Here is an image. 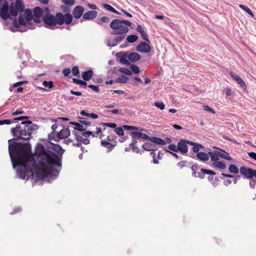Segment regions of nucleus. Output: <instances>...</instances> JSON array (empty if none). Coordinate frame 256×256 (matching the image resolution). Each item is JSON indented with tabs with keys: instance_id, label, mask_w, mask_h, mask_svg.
I'll list each match as a JSON object with an SVG mask.
<instances>
[{
	"instance_id": "f257e3e1",
	"label": "nucleus",
	"mask_w": 256,
	"mask_h": 256,
	"mask_svg": "<svg viewBox=\"0 0 256 256\" xmlns=\"http://www.w3.org/2000/svg\"><path fill=\"white\" fill-rule=\"evenodd\" d=\"M12 140H10L8 141L9 154L14 167H19L18 174L20 178H28L29 174H32L33 169L36 176L39 180H44L53 172H59L60 170L62 154L46 150L44 146L40 145L36 150V160L34 161L28 144H11Z\"/></svg>"
},
{
	"instance_id": "f03ea898",
	"label": "nucleus",
	"mask_w": 256,
	"mask_h": 256,
	"mask_svg": "<svg viewBox=\"0 0 256 256\" xmlns=\"http://www.w3.org/2000/svg\"><path fill=\"white\" fill-rule=\"evenodd\" d=\"M25 6L22 0H16L15 2H12L10 6V12L12 16H16L20 13L18 20V23L14 21V26L18 28L19 24L26 26V23L30 24L33 18L32 12L30 10L24 9Z\"/></svg>"
},
{
	"instance_id": "7ed1b4c3",
	"label": "nucleus",
	"mask_w": 256,
	"mask_h": 256,
	"mask_svg": "<svg viewBox=\"0 0 256 256\" xmlns=\"http://www.w3.org/2000/svg\"><path fill=\"white\" fill-rule=\"evenodd\" d=\"M32 122L30 120L22 122L20 124H17L15 128H11V132L16 139L26 140L30 139L33 130L38 128V125L34 124L30 126Z\"/></svg>"
},
{
	"instance_id": "20e7f679",
	"label": "nucleus",
	"mask_w": 256,
	"mask_h": 256,
	"mask_svg": "<svg viewBox=\"0 0 256 256\" xmlns=\"http://www.w3.org/2000/svg\"><path fill=\"white\" fill-rule=\"evenodd\" d=\"M72 16L70 14H64L61 12H57L55 16L50 14H45L42 17L44 22L47 28H52L56 24L61 26L64 23L66 24H70L72 21Z\"/></svg>"
},
{
	"instance_id": "39448f33",
	"label": "nucleus",
	"mask_w": 256,
	"mask_h": 256,
	"mask_svg": "<svg viewBox=\"0 0 256 256\" xmlns=\"http://www.w3.org/2000/svg\"><path fill=\"white\" fill-rule=\"evenodd\" d=\"M78 126H76V127L72 132L78 142L76 146H80L82 143L84 144H89L90 141L87 138L92 134V132L90 131H85L86 129V126H84L80 123L78 124Z\"/></svg>"
},
{
	"instance_id": "423d86ee",
	"label": "nucleus",
	"mask_w": 256,
	"mask_h": 256,
	"mask_svg": "<svg viewBox=\"0 0 256 256\" xmlns=\"http://www.w3.org/2000/svg\"><path fill=\"white\" fill-rule=\"evenodd\" d=\"M132 22L127 20L114 19L111 22L110 26L114 30V34H123L129 30L128 26H130Z\"/></svg>"
},
{
	"instance_id": "0eeeda50",
	"label": "nucleus",
	"mask_w": 256,
	"mask_h": 256,
	"mask_svg": "<svg viewBox=\"0 0 256 256\" xmlns=\"http://www.w3.org/2000/svg\"><path fill=\"white\" fill-rule=\"evenodd\" d=\"M189 142H190V141L180 139L178 141L177 146L174 144H170L168 146V148L171 151L175 152H180L182 154H184L188 152L187 144H189Z\"/></svg>"
},
{
	"instance_id": "6e6552de",
	"label": "nucleus",
	"mask_w": 256,
	"mask_h": 256,
	"mask_svg": "<svg viewBox=\"0 0 256 256\" xmlns=\"http://www.w3.org/2000/svg\"><path fill=\"white\" fill-rule=\"evenodd\" d=\"M198 168V167L196 164L192 165L191 167V169L192 172V176L194 177H195V178L198 177L200 179H203L204 178L206 174H210V175H213V176L216 174V173L214 172L212 170H206V169H204V168H201L200 170V172H197L196 170H197Z\"/></svg>"
},
{
	"instance_id": "1a4fd4ad",
	"label": "nucleus",
	"mask_w": 256,
	"mask_h": 256,
	"mask_svg": "<svg viewBox=\"0 0 256 256\" xmlns=\"http://www.w3.org/2000/svg\"><path fill=\"white\" fill-rule=\"evenodd\" d=\"M10 10V6L8 2L6 0H4L3 5L0 10V16L4 20L8 19L10 17V14L8 13Z\"/></svg>"
},
{
	"instance_id": "9d476101",
	"label": "nucleus",
	"mask_w": 256,
	"mask_h": 256,
	"mask_svg": "<svg viewBox=\"0 0 256 256\" xmlns=\"http://www.w3.org/2000/svg\"><path fill=\"white\" fill-rule=\"evenodd\" d=\"M255 170L242 166L240 168L241 174L247 178L251 179L254 177Z\"/></svg>"
},
{
	"instance_id": "9b49d317",
	"label": "nucleus",
	"mask_w": 256,
	"mask_h": 256,
	"mask_svg": "<svg viewBox=\"0 0 256 256\" xmlns=\"http://www.w3.org/2000/svg\"><path fill=\"white\" fill-rule=\"evenodd\" d=\"M136 50L138 52L148 53L151 50V48L149 44L146 42H141L136 47Z\"/></svg>"
},
{
	"instance_id": "f8f14e48",
	"label": "nucleus",
	"mask_w": 256,
	"mask_h": 256,
	"mask_svg": "<svg viewBox=\"0 0 256 256\" xmlns=\"http://www.w3.org/2000/svg\"><path fill=\"white\" fill-rule=\"evenodd\" d=\"M84 12V8L81 6H78L75 7L72 11V14L75 18H79L82 15Z\"/></svg>"
},
{
	"instance_id": "ddd939ff",
	"label": "nucleus",
	"mask_w": 256,
	"mask_h": 256,
	"mask_svg": "<svg viewBox=\"0 0 256 256\" xmlns=\"http://www.w3.org/2000/svg\"><path fill=\"white\" fill-rule=\"evenodd\" d=\"M70 134V132L68 128H64L58 133L57 134V136L60 139H64L68 137Z\"/></svg>"
},
{
	"instance_id": "4468645a",
	"label": "nucleus",
	"mask_w": 256,
	"mask_h": 256,
	"mask_svg": "<svg viewBox=\"0 0 256 256\" xmlns=\"http://www.w3.org/2000/svg\"><path fill=\"white\" fill-rule=\"evenodd\" d=\"M98 14V12L94 10L88 11L84 13L83 15V18L84 20H93L95 18Z\"/></svg>"
},
{
	"instance_id": "2eb2a0df",
	"label": "nucleus",
	"mask_w": 256,
	"mask_h": 256,
	"mask_svg": "<svg viewBox=\"0 0 256 256\" xmlns=\"http://www.w3.org/2000/svg\"><path fill=\"white\" fill-rule=\"evenodd\" d=\"M116 142H115V144L110 143L105 140H102L101 141V145L107 148L108 152H111L116 145Z\"/></svg>"
},
{
	"instance_id": "dca6fc26",
	"label": "nucleus",
	"mask_w": 256,
	"mask_h": 256,
	"mask_svg": "<svg viewBox=\"0 0 256 256\" xmlns=\"http://www.w3.org/2000/svg\"><path fill=\"white\" fill-rule=\"evenodd\" d=\"M130 134L132 138H139L144 140H148L150 138L147 134L142 132H132Z\"/></svg>"
},
{
	"instance_id": "f3484780",
	"label": "nucleus",
	"mask_w": 256,
	"mask_h": 256,
	"mask_svg": "<svg viewBox=\"0 0 256 256\" xmlns=\"http://www.w3.org/2000/svg\"><path fill=\"white\" fill-rule=\"evenodd\" d=\"M142 148L146 151H155L157 150L156 146L152 142H146L142 145Z\"/></svg>"
},
{
	"instance_id": "a211bd4d",
	"label": "nucleus",
	"mask_w": 256,
	"mask_h": 256,
	"mask_svg": "<svg viewBox=\"0 0 256 256\" xmlns=\"http://www.w3.org/2000/svg\"><path fill=\"white\" fill-rule=\"evenodd\" d=\"M230 75L234 80L237 82L238 84H240V86L242 88L246 87V84L244 82L238 75L232 72H230Z\"/></svg>"
},
{
	"instance_id": "6ab92c4d",
	"label": "nucleus",
	"mask_w": 256,
	"mask_h": 256,
	"mask_svg": "<svg viewBox=\"0 0 256 256\" xmlns=\"http://www.w3.org/2000/svg\"><path fill=\"white\" fill-rule=\"evenodd\" d=\"M148 140L154 144H158L160 145H164L166 144L165 140L160 138L152 136L150 137Z\"/></svg>"
},
{
	"instance_id": "aec40b11",
	"label": "nucleus",
	"mask_w": 256,
	"mask_h": 256,
	"mask_svg": "<svg viewBox=\"0 0 256 256\" xmlns=\"http://www.w3.org/2000/svg\"><path fill=\"white\" fill-rule=\"evenodd\" d=\"M94 72L92 70H89L82 73V78L85 81H88L92 78Z\"/></svg>"
},
{
	"instance_id": "412c9836",
	"label": "nucleus",
	"mask_w": 256,
	"mask_h": 256,
	"mask_svg": "<svg viewBox=\"0 0 256 256\" xmlns=\"http://www.w3.org/2000/svg\"><path fill=\"white\" fill-rule=\"evenodd\" d=\"M128 58L130 61L134 62L140 60V56L138 53L132 52L128 55Z\"/></svg>"
},
{
	"instance_id": "4be33fe9",
	"label": "nucleus",
	"mask_w": 256,
	"mask_h": 256,
	"mask_svg": "<svg viewBox=\"0 0 256 256\" xmlns=\"http://www.w3.org/2000/svg\"><path fill=\"white\" fill-rule=\"evenodd\" d=\"M196 156L198 160L203 162H206L209 160L208 153L206 154L204 152H199L197 153Z\"/></svg>"
},
{
	"instance_id": "5701e85b",
	"label": "nucleus",
	"mask_w": 256,
	"mask_h": 256,
	"mask_svg": "<svg viewBox=\"0 0 256 256\" xmlns=\"http://www.w3.org/2000/svg\"><path fill=\"white\" fill-rule=\"evenodd\" d=\"M189 144L194 146L192 148V150L194 152H199L198 151L200 149L203 148H204V146L202 144L192 141L189 142Z\"/></svg>"
},
{
	"instance_id": "b1692460",
	"label": "nucleus",
	"mask_w": 256,
	"mask_h": 256,
	"mask_svg": "<svg viewBox=\"0 0 256 256\" xmlns=\"http://www.w3.org/2000/svg\"><path fill=\"white\" fill-rule=\"evenodd\" d=\"M44 14V10L43 8L40 7H36L34 9V15L35 17L38 18H40Z\"/></svg>"
},
{
	"instance_id": "393cba45",
	"label": "nucleus",
	"mask_w": 256,
	"mask_h": 256,
	"mask_svg": "<svg viewBox=\"0 0 256 256\" xmlns=\"http://www.w3.org/2000/svg\"><path fill=\"white\" fill-rule=\"evenodd\" d=\"M209 157L210 156L212 161L216 162L219 160V151L216 150L212 152H208Z\"/></svg>"
},
{
	"instance_id": "a878e982",
	"label": "nucleus",
	"mask_w": 256,
	"mask_h": 256,
	"mask_svg": "<svg viewBox=\"0 0 256 256\" xmlns=\"http://www.w3.org/2000/svg\"><path fill=\"white\" fill-rule=\"evenodd\" d=\"M103 130H102V128H96V132H93L90 135L92 136V137H98L99 136L100 138H102L104 136V134H103Z\"/></svg>"
},
{
	"instance_id": "bb28decb",
	"label": "nucleus",
	"mask_w": 256,
	"mask_h": 256,
	"mask_svg": "<svg viewBox=\"0 0 256 256\" xmlns=\"http://www.w3.org/2000/svg\"><path fill=\"white\" fill-rule=\"evenodd\" d=\"M102 6L106 10L110 12H112L114 14H120V13L118 10H116L112 6L108 4H102Z\"/></svg>"
},
{
	"instance_id": "cd10ccee",
	"label": "nucleus",
	"mask_w": 256,
	"mask_h": 256,
	"mask_svg": "<svg viewBox=\"0 0 256 256\" xmlns=\"http://www.w3.org/2000/svg\"><path fill=\"white\" fill-rule=\"evenodd\" d=\"M100 125L103 128L104 132V130H106V128L108 127L115 128L116 126V124L115 123L113 122L102 123Z\"/></svg>"
},
{
	"instance_id": "c85d7f7f",
	"label": "nucleus",
	"mask_w": 256,
	"mask_h": 256,
	"mask_svg": "<svg viewBox=\"0 0 256 256\" xmlns=\"http://www.w3.org/2000/svg\"><path fill=\"white\" fill-rule=\"evenodd\" d=\"M212 164L214 167L220 169H224L226 168V164L222 162L217 161L216 162H213Z\"/></svg>"
},
{
	"instance_id": "c756f323",
	"label": "nucleus",
	"mask_w": 256,
	"mask_h": 256,
	"mask_svg": "<svg viewBox=\"0 0 256 256\" xmlns=\"http://www.w3.org/2000/svg\"><path fill=\"white\" fill-rule=\"evenodd\" d=\"M128 80V78L124 75H121L116 80V82L120 84H126Z\"/></svg>"
},
{
	"instance_id": "7c9ffc66",
	"label": "nucleus",
	"mask_w": 256,
	"mask_h": 256,
	"mask_svg": "<svg viewBox=\"0 0 256 256\" xmlns=\"http://www.w3.org/2000/svg\"><path fill=\"white\" fill-rule=\"evenodd\" d=\"M239 7L242 10L246 11L249 15H250L252 17H254V14L252 11L246 6L243 4H240Z\"/></svg>"
},
{
	"instance_id": "2f4dec72",
	"label": "nucleus",
	"mask_w": 256,
	"mask_h": 256,
	"mask_svg": "<svg viewBox=\"0 0 256 256\" xmlns=\"http://www.w3.org/2000/svg\"><path fill=\"white\" fill-rule=\"evenodd\" d=\"M219 156L227 160H231L232 158L229 156V154L223 150L219 151Z\"/></svg>"
},
{
	"instance_id": "473e14b6",
	"label": "nucleus",
	"mask_w": 256,
	"mask_h": 256,
	"mask_svg": "<svg viewBox=\"0 0 256 256\" xmlns=\"http://www.w3.org/2000/svg\"><path fill=\"white\" fill-rule=\"evenodd\" d=\"M79 118V122L84 126L88 127V126H90L91 123L90 122L88 121L86 119L83 118Z\"/></svg>"
},
{
	"instance_id": "72a5a7b5",
	"label": "nucleus",
	"mask_w": 256,
	"mask_h": 256,
	"mask_svg": "<svg viewBox=\"0 0 256 256\" xmlns=\"http://www.w3.org/2000/svg\"><path fill=\"white\" fill-rule=\"evenodd\" d=\"M229 171L234 174H237L239 172L238 168L234 164H230L229 166Z\"/></svg>"
},
{
	"instance_id": "f704fd0d",
	"label": "nucleus",
	"mask_w": 256,
	"mask_h": 256,
	"mask_svg": "<svg viewBox=\"0 0 256 256\" xmlns=\"http://www.w3.org/2000/svg\"><path fill=\"white\" fill-rule=\"evenodd\" d=\"M138 39V36L136 35H130L126 38L128 42L133 43L136 42Z\"/></svg>"
},
{
	"instance_id": "c9c22d12",
	"label": "nucleus",
	"mask_w": 256,
	"mask_h": 256,
	"mask_svg": "<svg viewBox=\"0 0 256 256\" xmlns=\"http://www.w3.org/2000/svg\"><path fill=\"white\" fill-rule=\"evenodd\" d=\"M110 21V19L107 16H102L97 22L98 24L102 25L103 23H108Z\"/></svg>"
},
{
	"instance_id": "e433bc0d",
	"label": "nucleus",
	"mask_w": 256,
	"mask_h": 256,
	"mask_svg": "<svg viewBox=\"0 0 256 256\" xmlns=\"http://www.w3.org/2000/svg\"><path fill=\"white\" fill-rule=\"evenodd\" d=\"M72 72L74 76L80 77V70L78 66H74L72 68Z\"/></svg>"
},
{
	"instance_id": "4c0bfd02",
	"label": "nucleus",
	"mask_w": 256,
	"mask_h": 256,
	"mask_svg": "<svg viewBox=\"0 0 256 256\" xmlns=\"http://www.w3.org/2000/svg\"><path fill=\"white\" fill-rule=\"evenodd\" d=\"M42 85L48 88H52L54 87L53 82L52 81H46L44 80L42 82Z\"/></svg>"
},
{
	"instance_id": "58836bf2",
	"label": "nucleus",
	"mask_w": 256,
	"mask_h": 256,
	"mask_svg": "<svg viewBox=\"0 0 256 256\" xmlns=\"http://www.w3.org/2000/svg\"><path fill=\"white\" fill-rule=\"evenodd\" d=\"M72 81L74 82L76 84H80L82 86H85L86 85V82L84 80H81L80 79H78L76 78H73Z\"/></svg>"
},
{
	"instance_id": "ea45409f",
	"label": "nucleus",
	"mask_w": 256,
	"mask_h": 256,
	"mask_svg": "<svg viewBox=\"0 0 256 256\" xmlns=\"http://www.w3.org/2000/svg\"><path fill=\"white\" fill-rule=\"evenodd\" d=\"M119 71L120 72H121L122 73H124L127 75L130 76V75L132 74V71L127 68H120L119 69Z\"/></svg>"
},
{
	"instance_id": "a19ab883",
	"label": "nucleus",
	"mask_w": 256,
	"mask_h": 256,
	"mask_svg": "<svg viewBox=\"0 0 256 256\" xmlns=\"http://www.w3.org/2000/svg\"><path fill=\"white\" fill-rule=\"evenodd\" d=\"M120 61L123 64H130L128 60H127L126 55L122 56L120 58Z\"/></svg>"
},
{
	"instance_id": "79ce46f5",
	"label": "nucleus",
	"mask_w": 256,
	"mask_h": 256,
	"mask_svg": "<svg viewBox=\"0 0 256 256\" xmlns=\"http://www.w3.org/2000/svg\"><path fill=\"white\" fill-rule=\"evenodd\" d=\"M154 106L159 108L160 110H164L165 108V105L162 102H155Z\"/></svg>"
},
{
	"instance_id": "37998d69",
	"label": "nucleus",
	"mask_w": 256,
	"mask_h": 256,
	"mask_svg": "<svg viewBox=\"0 0 256 256\" xmlns=\"http://www.w3.org/2000/svg\"><path fill=\"white\" fill-rule=\"evenodd\" d=\"M114 132L119 136H123L124 134L122 128L120 127H116L114 128Z\"/></svg>"
},
{
	"instance_id": "c03bdc74",
	"label": "nucleus",
	"mask_w": 256,
	"mask_h": 256,
	"mask_svg": "<svg viewBox=\"0 0 256 256\" xmlns=\"http://www.w3.org/2000/svg\"><path fill=\"white\" fill-rule=\"evenodd\" d=\"M130 68H131L132 72H133L134 74H138L140 72L139 68L136 65L132 64L130 66Z\"/></svg>"
},
{
	"instance_id": "a18cd8bd",
	"label": "nucleus",
	"mask_w": 256,
	"mask_h": 256,
	"mask_svg": "<svg viewBox=\"0 0 256 256\" xmlns=\"http://www.w3.org/2000/svg\"><path fill=\"white\" fill-rule=\"evenodd\" d=\"M106 141L110 142H112V144H115V142H116V137L113 136H108L106 137Z\"/></svg>"
},
{
	"instance_id": "49530a36",
	"label": "nucleus",
	"mask_w": 256,
	"mask_h": 256,
	"mask_svg": "<svg viewBox=\"0 0 256 256\" xmlns=\"http://www.w3.org/2000/svg\"><path fill=\"white\" fill-rule=\"evenodd\" d=\"M70 72H71V70L70 68H65L62 71V74H64V75L65 76H69V77H70V76H69V75L70 74Z\"/></svg>"
},
{
	"instance_id": "de8ad7c7",
	"label": "nucleus",
	"mask_w": 256,
	"mask_h": 256,
	"mask_svg": "<svg viewBox=\"0 0 256 256\" xmlns=\"http://www.w3.org/2000/svg\"><path fill=\"white\" fill-rule=\"evenodd\" d=\"M123 128L126 130H138V127L127 125H124Z\"/></svg>"
},
{
	"instance_id": "09e8293b",
	"label": "nucleus",
	"mask_w": 256,
	"mask_h": 256,
	"mask_svg": "<svg viewBox=\"0 0 256 256\" xmlns=\"http://www.w3.org/2000/svg\"><path fill=\"white\" fill-rule=\"evenodd\" d=\"M64 4L66 5L72 6L75 2V0H62Z\"/></svg>"
},
{
	"instance_id": "8fccbe9b",
	"label": "nucleus",
	"mask_w": 256,
	"mask_h": 256,
	"mask_svg": "<svg viewBox=\"0 0 256 256\" xmlns=\"http://www.w3.org/2000/svg\"><path fill=\"white\" fill-rule=\"evenodd\" d=\"M124 37H125V36H122V35L117 36L114 38V41L117 43H119V42H121L124 39Z\"/></svg>"
},
{
	"instance_id": "3c124183",
	"label": "nucleus",
	"mask_w": 256,
	"mask_h": 256,
	"mask_svg": "<svg viewBox=\"0 0 256 256\" xmlns=\"http://www.w3.org/2000/svg\"><path fill=\"white\" fill-rule=\"evenodd\" d=\"M203 110L205 111L208 112L213 114H214L216 113L215 112L208 106H204Z\"/></svg>"
},
{
	"instance_id": "603ef678",
	"label": "nucleus",
	"mask_w": 256,
	"mask_h": 256,
	"mask_svg": "<svg viewBox=\"0 0 256 256\" xmlns=\"http://www.w3.org/2000/svg\"><path fill=\"white\" fill-rule=\"evenodd\" d=\"M140 34L143 40L148 42H150V40L148 38V35L144 31L143 32H141Z\"/></svg>"
},
{
	"instance_id": "864d4df0",
	"label": "nucleus",
	"mask_w": 256,
	"mask_h": 256,
	"mask_svg": "<svg viewBox=\"0 0 256 256\" xmlns=\"http://www.w3.org/2000/svg\"><path fill=\"white\" fill-rule=\"evenodd\" d=\"M150 154L153 158V162L155 164H158L159 162L158 160L156 158V154L154 152H150Z\"/></svg>"
},
{
	"instance_id": "5fc2aeb1",
	"label": "nucleus",
	"mask_w": 256,
	"mask_h": 256,
	"mask_svg": "<svg viewBox=\"0 0 256 256\" xmlns=\"http://www.w3.org/2000/svg\"><path fill=\"white\" fill-rule=\"evenodd\" d=\"M88 86V88H92L94 92H99L98 87L96 86L90 84Z\"/></svg>"
},
{
	"instance_id": "6e6d98bb",
	"label": "nucleus",
	"mask_w": 256,
	"mask_h": 256,
	"mask_svg": "<svg viewBox=\"0 0 256 256\" xmlns=\"http://www.w3.org/2000/svg\"><path fill=\"white\" fill-rule=\"evenodd\" d=\"M186 162L185 161H181L177 164V166L180 168H182L186 166Z\"/></svg>"
},
{
	"instance_id": "4d7b16f0",
	"label": "nucleus",
	"mask_w": 256,
	"mask_h": 256,
	"mask_svg": "<svg viewBox=\"0 0 256 256\" xmlns=\"http://www.w3.org/2000/svg\"><path fill=\"white\" fill-rule=\"evenodd\" d=\"M27 82L26 81H20V82H16L14 84H13V86L14 88H16V86H21L24 84H26V83Z\"/></svg>"
},
{
	"instance_id": "13d9d810",
	"label": "nucleus",
	"mask_w": 256,
	"mask_h": 256,
	"mask_svg": "<svg viewBox=\"0 0 256 256\" xmlns=\"http://www.w3.org/2000/svg\"><path fill=\"white\" fill-rule=\"evenodd\" d=\"M248 154L250 157L256 160V152H248Z\"/></svg>"
},
{
	"instance_id": "bf43d9fd",
	"label": "nucleus",
	"mask_w": 256,
	"mask_h": 256,
	"mask_svg": "<svg viewBox=\"0 0 256 256\" xmlns=\"http://www.w3.org/2000/svg\"><path fill=\"white\" fill-rule=\"evenodd\" d=\"M28 117L27 116H22L14 118L13 120L14 121H16V120H22L28 119Z\"/></svg>"
},
{
	"instance_id": "052dcab7",
	"label": "nucleus",
	"mask_w": 256,
	"mask_h": 256,
	"mask_svg": "<svg viewBox=\"0 0 256 256\" xmlns=\"http://www.w3.org/2000/svg\"><path fill=\"white\" fill-rule=\"evenodd\" d=\"M249 184H250V186L251 188H255L256 184L255 180H252L250 181Z\"/></svg>"
},
{
	"instance_id": "680f3d73",
	"label": "nucleus",
	"mask_w": 256,
	"mask_h": 256,
	"mask_svg": "<svg viewBox=\"0 0 256 256\" xmlns=\"http://www.w3.org/2000/svg\"><path fill=\"white\" fill-rule=\"evenodd\" d=\"M166 151L174 157L176 158V159L179 158L178 156L175 152H170L168 150H166Z\"/></svg>"
},
{
	"instance_id": "e2e57ef3",
	"label": "nucleus",
	"mask_w": 256,
	"mask_h": 256,
	"mask_svg": "<svg viewBox=\"0 0 256 256\" xmlns=\"http://www.w3.org/2000/svg\"><path fill=\"white\" fill-rule=\"evenodd\" d=\"M24 112L23 110H16L14 112H12V116H15L18 114H24Z\"/></svg>"
},
{
	"instance_id": "0e129e2a",
	"label": "nucleus",
	"mask_w": 256,
	"mask_h": 256,
	"mask_svg": "<svg viewBox=\"0 0 256 256\" xmlns=\"http://www.w3.org/2000/svg\"><path fill=\"white\" fill-rule=\"evenodd\" d=\"M136 30L140 34L141 32H143L144 31L143 28L140 25H138L137 26Z\"/></svg>"
},
{
	"instance_id": "69168bd1",
	"label": "nucleus",
	"mask_w": 256,
	"mask_h": 256,
	"mask_svg": "<svg viewBox=\"0 0 256 256\" xmlns=\"http://www.w3.org/2000/svg\"><path fill=\"white\" fill-rule=\"evenodd\" d=\"M70 93L74 95H76L77 96H80L82 95V93L80 92H75L74 90H71Z\"/></svg>"
},
{
	"instance_id": "338daca9",
	"label": "nucleus",
	"mask_w": 256,
	"mask_h": 256,
	"mask_svg": "<svg viewBox=\"0 0 256 256\" xmlns=\"http://www.w3.org/2000/svg\"><path fill=\"white\" fill-rule=\"evenodd\" d=\"M80 114L83 116H85L88 117V118L90 117V114L88 113L85 110H82L80 112Z\"/></svg>"
},
{
	"instance_id": "774afa93",
	"label": "nucleus",
	"mask_w": 256,
	"mask_h": 256,
	"mask_svg": "<svg viewBox=\"0 0 256 256\" xmlns=\"http://www.w3.org/2000/svg\"><path fill=\"white\" fill-rule=\"evenodd\" d=\"M234 179L233 180V182L234 184L237 183L238 180L240 178V176H234Z\"/></svg>"
}]
</instances>
